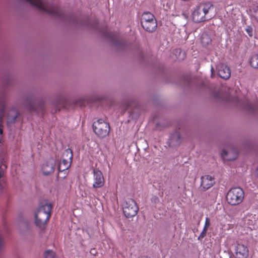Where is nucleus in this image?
<instances>
[{
	"label": "nucleus",
	"mask_w": 258,
	"mask_h": 258,
	"mask_svg": "<svg viewBox=\"0 0 258 258\" xmlns=\"http://www.w3.org/2000/svg\"><path fill=\"white\" fill-rule=\"evenodd\" d=\"M71 162V161L62 159L58 166V170L59 171H63L68 169L70 167Z\"/></svg>",
	"instance_id": "obj_14"
},
{
	"label": "nucleus",
	"mask_w": 258,
	"mask_h": 258,
	"mask_svg": "<svg viewBox=\"0 0 258 258\" xmlns=\"http://www.w3.org/2000/svg\"><path fill=\"white\" fill-rule=\"evenodd\" d=\"M221 156L227 160H234L238 157V152L235 149H230L228 151L223 150L221 152Z\"/></svg>",
	"instance_id": "obj_13"
},
{
	"label": "nucleus",
	"mask_w": 258,
	"mask_h": 258,
	"mask_svg": "<svg viewBox=\"0 0 258 258\" xmlns=\"http://www.w3.org/2000/svg\"><path fill=\"white\" fill-rule=\"evenodd\" d=\"M253 16L258 22V7L255 9L254 11Z\"/></svg>",
	"instance_id": "obj_23"
},
{
	"label": "nucleus",
	"mask_w": 258,
	"mask_h": 258,
	"mask_svg": "<svg viewBox=\"0 0 258 258\" xmlns=\"http://www.w3.org/2000/svg\"><path fill=\"white\" fill-rule=\"evenodd\" d=\"M211 41V40L209 36L206 34H203L201 36V42L202 43L206 45L209 44Z\"/></svg>",
	"instance_id": "obj_17"
},
{
	"label": "nucleus",
	"mask_w": 258,
	"mask_h": 258,
	"mask_svg": "<svg viewBox=\"0 0 258 258\" xmlns=\"http://www.w3.org/2000/svg\"><path fill=\"white\" fill-rule=\"evenodd\" d=\"M2 186V185H1V183H0V187H1Z\"/></svg>",
	"instance_id": "obj_30"
},
{
	"label": "nucleus",
	"mask_w": 258,
	"mask_h": 258,
	"mask_svg": "<svg viewBox=\"0 0 258 258\" xmlns=\"http://www.w3.org/2000/svg\"><path fill=\"white\" fill-rule=\"evenodd\" d=\"M45 258H57L54 252L52 250H46L44 253Z\"/></svg>",
	"instance_id": "obj_18"
},
{
	"label": "nucleus",
	"mask_w": 258,
	"mask_h": 258,
	"mask_svg": "<svg viewBox=\"0 0 258 258\" xmlns=\"http://www.w3.org/2000/svg\"><path fill=\"white\" fill-rule=\"evenodd\" d=\"M218 75L222 78L228 79L231 75L229 68L224 64H219L217 67Z\"/></svg>",
	"instance_id": "obj_12"
},
{
	"label": "nucleus",
	"mask_w": 258,
	"mask_h": 258,
	"mask_svg": "<svg viewBox=\"0 0 258 258\" xmlns=\"http://www.w3.org/2000/svg\"><path fill=\"white\" fill-rule=\"evenodd\" d=\"M250 62L252 68L258 69V54H255L251 56Z\"/></svg>",
	"instance_id": "obj_16"
},
{
	"label": "nucleus",
	"mask_w": 258,
	"mask_h": 258,
	"mask_svg": "<svg viewBox=\"0 0 258 258\" xmlns=\"http://www.w3.org/2000/svg\"><path fill=\"white\" fill-rule=\"evenodd\" d=\"M212 9L213 5L209 2L199 4L193 8L191 15L192 20L196 23H200L210 19L212 16L209 14Z\"/></svg>",
	"instance_id": "obj_2"
},
{
	"label": "nucleus",
	"mask_w": 258,
	"mask_h": 258,
	"mask_svg": "<svg viewBox=\"0 0 258 258\" xmlns=\"http://www.w3.org/2000/svg\"><path fill=\"white\" fill-rule=\"evenodd\" d=\"M123 211L126 217H134L137 214L138 207L135 201L133 199H128L123 206Z\"/></svg>",
	"instance_id": "obj_6"
},
{
	"label": "nucleus",
	"mask_w": 258,
	"mask_h": 258,
	"mask_svg": "<svg viewBox=\"0 0 258 258\" xmlns=\"http://www.w3.org/2000/svg\"><path fill=\"white\" fill-rule=\"evenodd\" d=\"M93 173L94 180L93 187L97 188L103 186L104 184V178L102 173L98 169H94Z\"/></svg>",
	"instance_id": "obj_7"
},
{
	"label": "nucleus",
	"mask_w": 258,
	"mask_h": 258,
	"mask_svg": "<svg viewBox=\"0 0 258 258\" xmlns=\"http://www.w3.org/2000/svg\"><path fill=\"white\" fill-rule=\"evenodd\" d=\"M7 168V166L3 164L0 166V170H2L4 172V170Z\"/></svg>",
	"instance_id": "obj_25"
},
{
	"label": "nucleus",
	"mask_w": 258,
	"mask_h": 258,
	"mask_svg": "<svg viewBox=\"0 0 258 258\" xmlns=\"http://www.w3.org/2000/svg\"><path fill=\"white\" fill-rule=\"evenodd\" d=\"M215 183L214 178L209 175L202 176L201 178L200 187L203 190L211 188Z\"/></svg>",
	"instance_id": "obj_8"
},
{
	"label": "nucleus",
	"mask_w": 258,
	"mask_h": 258,
	"mask_svg": "<svg viewBox=\"0 0 258 258\" xmlns=\"http://www.w3.org/2000/svg\"><path fill=\"white\" fill-rule=\"evenodd\" d=\"M2 118L0 117V144L2 143L3 139V126L2 125Z\"/></svg>",
	"instance_id": "obj_21"
},
{
	"label": "nucleus",
	"mask_w": 258,
	"mask_h": 258,
	"mask_svg": "<svg viewBox=\"0 0 258 258\" xmlns=\"http://www.w3.org/2000/svg\"><path fill=\"white\" fill-rule=\"evenodd\" d=\"M213 68L212 67H211V72H212V73H213Z\"/></svg>",
	"instance_id": "obj_27"
},
{
	"label": "nucleus",
	"mask_w": 258,
	"mask_h": 258,
	"mask_svg": "<svg viewBox=\"0 0 258 258\" xmlns=\"http://www.w3.org/2000/svg\"><path fill=\"white\" fill-rule=\"evenodd\" d=\"M182 141V138L180 133L178 132H175L170 135L168 144L170 147H177L180 145Z\"/></svg>",
	"instance_id": "obj_9"
},
{
	"label": "nucleus",
	"mask_w": 258,
	"mask_h": 258,
	"mask_svg": "<svg viewBox=\"0 0 258 258\" xmlns=\"http://www.w3.org/2000/svg\"><path fill=\"white\" fill-rule=\"evenodd\" d=\"M244 197V193L242 188L234 187L230 189L226 196L227 202L231 205H237L241 203Z\"/></svg>",
	"instance_id": "obj_3"
},
{
	"label": "nucleus",
	"mask_w": 258,
	"mask_h": 258,
	"mask_svg": "<svg viewBox=\"0 0 258 258\" xmlns=\"http://www.w3.org/2000/svg\"><path fill=\"white\" fill-rule=\"evenodd\" d=\"M245 31L246 33L248 34L249 36H252L253 33H252V28L251 27L248 26L245 28Z\"/></svg>",
	"instance_id": "obj_20"
},
{
	"label": "nucleus",
	"mask_w": 258,
	"mask_h": 258,
	"mask_svg": "<svg viewBox=\"0 0 258 258\" xmlns=\"http://www.w3.org/2000/svg\"><path fill=\"white\" fill-rule=\"evenodd\" d=\"M16 115H15V117H14L13 120H14L16 119Z\"/></svg>",
	"instance_id": "obj_28"
},
{
	"label": "nucleus",
	"mask_w": 258,
	"mask_h": 258,
	"mask_svg": "<svg viewBox=\"0 0 258 258\" xmlns=\"http://www.w3.org/2000/svg\"><path fill=\"white\" fill-rule=\"evenodd\" d=\"M51 208V204L46 203L36 209L34 212V223L39 229H45L50 216Z\"/></svg>",
	"instance_id": "obj_1"
},
{
	"label": "nucleus",
	"mask_w": 258,
	"mask_h": 258,
	"mask_svg": "<svg viewBox=\"0 0 258 258\" xmlns=\"http://www.w3.org/2000/svg\"><path fill=\"white\" fill-rule=\"evenodd\" d=\"M152 201L155 203H156L159 202V199L158 197L154 196L152 198Z\"/></svg>",
	"instance_id": "obj_24"
},
{
	"label": "nucleus",
	"mask_w": 258,
	"mask_h": 258,
	"mask_svg": "<svg viewBox=\"0 0 258 258\" xmlns=\"http://www.w3.org/2000/svg\"><path fill=\"white\" fill-rule=\"evenodd\" d=\"M55 166V162L53 159H50L43 163L42 166L41 170L43 174L47 175L54 171Z\"/></svg>",
	"instance_id": "obj_11"
},
{
	"label": "nucleus",
	"mask_w": 258,
	"mask_h": 258,
	"mask_svg": "<svg viewBox=\"0 0 258 258\" xmlns=\"http://www.w3.org/2000/svg\"><path fill=\"white\" fill-rule=\"evenodd\" d=\"M93 128L95 134L101 138L106 137L110 132L109 124L103 119H99L94 122Z\"/></svg>",
	"instance_id": "obj_5"
},
{
	"label": "nucleus",
	"mask_w": 258,
	"mask_h": 258,
	"mask_svg": "<svg viewBox=\"0 0 258 258\" xmlns=\"http://www.w3.org/2000/svg\"><path fill=\"white\" fill-rule=\"evenodd\" d=\"M176 52H179L180 54H182L183 56L184 55V52H181L180 50H176Z\"/></svg>",
	"instance_id": "obj_26"
},
{
	"label": "nucleus",
	"mask_w": 258,
	"mask_h": 258,
	"mask_svg": "<svg viewBox=\"0 0 258 258\" xmlns=\"http://www.w3.org/2000/svg\"><path fill=\"white\" fill-rule=\"evenodd\" d=\"M247 247L242 244L237 243L235 248V253L236 258H246L248 255Z\"/></svg>",
	"instance_id": "obj_10"
},
{
	"label": "nucleus",
	"mask_w": 258,
	"mask_h": 258,
	"mask_svg": "<svg viewBox=\"0 0 258 258\" xmlns=\"http://www.w3.org/2000/svg\"><path fill=\"white\" fill-rule=\"evenodd\" d=\"M207 230V229L203 228V230L202 232L201 233L200 236H199L198 239H201L203 238L206 235Z\"/></svg>",
	"instance_id": "obj_22"
},
{
	"label": "nucleus",
	"mask_w": 258,
	"mask_h": 258,
	"mask_svg": "<svg viewBox=\"0 0 258 258\" xmlns=\"http://www.w3.org/2000/svg\"><path fill=\"white\" fill-rule=\"evenodd\" d=\"M179 59H183V57H179L178 58Z\"/></svg>",
	"instance_id": "obj_29"
},
{
	"label": "nucleus",
	"mask_w": 258,
	"mask_h": 258,
	"mask_svg": "<svg viewBox=\"0 0 258 258\" xmlns=\"http://www.w3.org/2000/svg\"><path fill=\"white\" fill-rule=\"evenodd\" d=\"M210 225V220L208 217H206L205 219V223L204 228L205 229H208L209 226Z\"/></svg>",
	"instance_id": "obj_19"
},
{
	"label": "nucleus",
	"mask_w": 258,
	"mask_h": 258,
	"mask_svg": "<svg viewBox=\"0 0 258 258\" xmlns=\"http://www.w3.org/2000/svg\"><path fill=\"white\" fill-rule=\"evenodd\" d=\"M72 158L73 153L72 151L70 149H67L64 151L62 155V159L72 161Z\"/></svg>",
	"instance_id": "obj_15"
},
{
	"label": "nucleus",
	"mask_w": 258,
	"mask_h": 258,
	"mask_svg": "<svg viewBox=\"0 0 258 258\" xmlns=\"http://www.w3.org/2000/svg\"><path fill=\"white\" fill-rule=\"evenodd\" d=\"M141 24L145 30L151 32L155 31L157 26L154 15L149 12H145L142 15Z\"/></svg>",
	"instance_id": "obj_4"
}]
</instances>
